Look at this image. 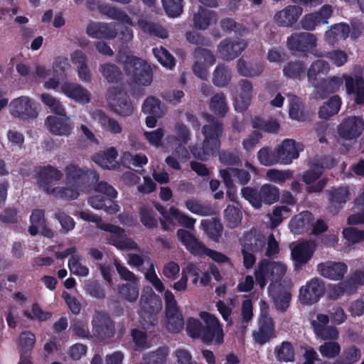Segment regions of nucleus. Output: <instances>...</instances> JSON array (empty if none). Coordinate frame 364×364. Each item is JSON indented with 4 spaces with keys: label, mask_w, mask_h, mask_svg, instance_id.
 Wrapping results in <instances>:
<instances>
[{
    "label": "nucleus",
    "mask_w": 364,
    "mask_h": 364,
    "mask_svg": "<svg viewBox=\"0 0 364 364\" xmlns=\"http://www.w3.org/2000/svg\"><path fill=\"white\" fill-rule=\"evenodd\" d=\"M65 172V186L53 188L51 183L59 181L62 178V173L51 166L41 168L38 173V184L43 191L58 198L75 200L84 191L90 176L98 180L95 172L84 169L75 164L67 166Z\"/></svg>",
    "instance_id": "1"
},
{
    "label": "nucleus",
    "mask_w": 364,
    "mask_h": 364,
    "mask_svg": "<svg viewBox=\"0 0 364 364\" xmlns=\"http://www.w3.org/2000/svg\"><path fill=\"white\" fill-rule=\"evenodd\" d=\"M207 122L208 124L203 127V147L194 146L191 148L194 157L200 160H205L209 156L213 155L220 146L219 136L222 132V125L210 116H207Z\"/></svg>",
    "instance_id": "2"
},
{
    "label": "nucleus",
    "mask_w": 364,
    "mask_h": 364,
    "mask_svg": "<svg viewBox=\"0 0 364 364\" xmlns=\"http://www.w3.org/2000/svg\"><path fill=\"white\" fill-rule=\"evenodd\" d=\"M95 194L89 197L88 203L94 209L103 210L109 214L119 211V205L114 201L117 196V191L105 181L98 183L95 188Z\"/></svg>",
    "instance_id": "3"
},
{
    "label": "nucleus",
    "mask_w": 364,
    "mask_h": 364,
    "mask_svg": "<svg viewBox=\"0 0 364 364\" xmlns=\"http://www.w3.org/2000/svg\"><path fill=\"white\" fill-rule=\"evenodd\" d=\"M119 60L123 63L127 75L136 83L149 85L152 81L150 66L143 60L133 56L126 55L122 53L119 55Z\"/></svg>",
    "instance_id": "4"
},
{
    "label": "nucleus",
    "mask_w": 364,
    "mask_h": 364,
    "mask_svg": "<svg viewBox=\"0 0 364 364\" xmlns=\"http://www.w3.org/2000/svg\"><path fill=\"white\" fill-rule=\"evenodd\" d=\"M242 196L255 208H260L262 204L271 205L279 198V188L271 184H264L259 189L245 187L242 189Z\"/></svg>",
    "instance_id": "5"
},
{
    "label": "nucleus",
    "mask_w": 364,
    "mask_h": 364,
    "mask_svg": "<svg viewBox=\"0 0 364 364\" xmlns=\"http://www.w3.org/2000/svg\"><path fill=\"white\" fill-rule=\"evenodd\" d=\"M287 266L282 262L262 261L255 271L257 284L263 289L268 281L279 282L286 274Z\"/></svg>",
    "instance_id": "6"
},
{
    "label": "nucleus",
    "mask_w": 364,
    "mask_h": 364,
    "mask_svg": "<svg viewBox=\"0 0 364 364\" xmlns=\"http://www.w3.org/2000/svg\"><path fill=\"white\" fill-rule=\"evenodd\" d=\"M114 264L120 277L127 281V283L122 284L119 287V293L127 301L129 302L136 301L139 293V279L118 260L114 259Z\"/></svg>",
    "instance_id": "7"
},
{
    "label": "nucleus",
    "mask_w": 364,
    "mask_h": 364,
    "mask_svg": "<svg viewBox=\"0 0 364 364\" xmlns=\"http://www.w3.org/2000/svg\"><path fill=\"white\" fill-rule=\"evenodd\" d=\"M364 132V119L361 116H348L337 127V134L344 141L355 142Z\"/></svg>",
    "instance_id": "8"
},
{
    "label": "nucleus",
    "mask_w": 364,
    "mask_h": 364,
    "mask_svg": "<svg viewBox=\"0 0 364 364\" xmlns=\"http://www.w3.org/2000/svg\"><path fill=\"white\" fill-rule=\"evenodd\" d=\"M164 300L166 303V328L171 333H178L183 328L184 326L182 314L180 312L175 296L171 291H165Z\"/></svg>",
    "instance_id": "9"
},
{
    "label": "nucleus",
    "mask_w": 364,
    "mask_h": 364,
    "mask_svg": "<svg viewBox=\"0 0 364 364\" xmlns=\"http://www.w3.org/2000/svg\"><path fill=\"white\" fill-rule=\"evenodd\" d=\"M9 110L11 116L23 120L33 119L38 116L33 100L27 96H21L11 100Z\"/></svg>",
    "instance_id": "10"
},
{
    "label": "nucleus",
    "mask_w": 364,
    "mask_h": 364,
    "mask_svg": "<svg viewBox=\"0 0 364 364\" xmlns=\"http://www.w3.org/2000/svg\"><path fill=\"white\" fill-rule=\"evenodd\" d=\"M107 101L111 108L121 116H129L134 110L127 93L118 87H112L107 90Z\"/></svg>",
    "instance_id": "11"
},
{
    "label": "nucleus",
    "mask_w": 364,
    "mask_h": 364,
    "mask_svg": "<svg viewBox=\"0 0 364 364\" xmlns=\"http://www.w3.org/2000/svg\"><path fill=\"white\" fill-rule=\"evenodd\" d=\"M175 134H169L166 137L167 144L173 149V154H178L181 161L189 159V152L185 147L190 136L188 129L182 124H176L174 130Z\"/></svg>",
    "instance_id": "12"
},
{
    "label": "nucleus",
    "mask_w": 364,
    "mask_h": 364,
    "mask_svg": "<svg viewBox=\"0 0 364 364\" xmlns=\"http://www.w3.org/2000/svg\"><path fill=\"white\" fill-rule=\"evenodd\" d=\"M204 323L203 341L210 343L215 341L220 344L223 341V331L218 319L213 314L202 311L199 314Z\"/></svg>",
    "instance_id": "13"
},
{
    "label": "nucleus",
    "mask_w": 364,
    "mask_h": 364,
    "mask_svg": "<svg viewBox=\"0 0 364 364\" xmlns=\"http://www.w3.org/2000/svg\"><path fill=\"white\" fill-rule=\"evenodd\" d=\"M99 229L105 230L109 234L108 243L114 245L121 250H135L137 245L132 239L126 237L124 230L111 224H100Z\"/></svg>",
    "instance_id": "14"
},
{
    "label": "nucleus",
    "mask_w": 364,
    "mask_h": 364,
    "mask_svg": "<svg viewBox=\"0 0 364 364\" xmlns=\"http://www.w3.org/2000/svg\"><path fill=\"white\" fill-rule=\"evenodd\" d=\"M303 151L304 145L302 143L292 139L283 140L276 146L279 164H291L294 160L299 158L300 153Z\"/></svg>",
    "instance_id": "15"
},
{
    "label": "nucleus",
    "mask_w": 364,
    "mask_h": 364,
    "mask_svg": "<svg viewBox=\"0 0 364 364\" xmlns=\"http://www.w3.org/2000/svg\"><path fill=\"white\" fill-rule=\"evenodd\" d=\"M323 290V284L321 279H311L300 288L299 300L304 305H311L318 301Z\"/></svg>",
    "instance_id": "16"
},
{
    "label": "nucleus",
    "mask_w": 364,
    "mask_h": 364,
    "mask_svg": "<svg viewBox=\"0 0 364 364\" xmlns=\"http://www.w3.org/2000/svg\"><path fill=\"white\" fill-rule=\"evenodd\" d=\"M242 246L243 263L247 268H251L255 262L253 252L261 251L264 245V241L262 238H255L252 232L245 234L241 240Z\"/></svg>",
    "instance_id": "17"
},
{
    "label": "nucleus",
    "mask_w": 364,
    "mask_h": 364,
    "mask_svg": "<svg viewBox=\"0 0 364 364\" xmlns=\"http://www.w3.org/2000/svg\"><path fill=\"white\" fill-rule=\"evenodd\" d=\"M332 12L331 6L324 5L318 11L304 15L301 20V27L307 31H314L320 24H327Z\"/></svg>",
    "instance_id": "18"
},
{
    "label": "nucleus",
    "mask_w": 364,
    "mask_h": 364,
    "mask_svg": "<svg viewBox=\"0 0 364 364\" xmlns=\"http://www.w3.org/2000/svg\"><path fill=\"white\" fill-rule=\"evenodd\" d=\"M60 91L67 97L80 104H88L91 101L90 92L77 83L65 81L60 85Z\"/></svg>",
    "instance_id": "19"
},
{
    "label": "nucleus",
    "mask_w": 364,
    "mask_h": 364,
    "mask_svg": "<svg viewBox=\"0 0 364 364\" xmlns=\"http://www.w3.org/2000/svg\"><path fill=\"white\" fill-rule=\"evenodd\" d=\"M139 305V314L145 321H151L150 318L162 307L161 299L151 290L149 291L148 295L142 294Z\"/></svg>",
    "instance_id": "20"
},
{
    "label": "nucleus",
    "mask_w": 364,
    "mask_h": 364,
    "mask_svg": "<svg viewBox=\"0 0 364 364\" xmlns=\"http://www.w3.org/2000/svg\"><path fill=\"white\" fill-rule=\"evenodd\" d=\"M316 245L313 241H306L295 245L291 249V258L294 267L300 269L312 257Z\"/></svg>",
    "instance_id": "21"
},
{
    "label": "nucleus",
    "mask_w": 364,
    "mask_h": 364,
    "mask_svg": "<svg viewBox=\"0 0 364 364\" xmlns=\"http://www.w3.org/2000/svg\"><path fill=\"white\" fill-rule=\"evenodd\" d=\"M220 176L223 179L224 183L228 188L227 191L228 196L231 200H235V190L232 188L233 181H237L240 184H246L250 181V174L242 170H237L234 168H228L221 170Z\"/></svg>",
    "instance_id": "22"
},
{
    "label": "nucleus",
    "mask_w": 364,
    "mask_h": 364,
    "mask_svg": "<svg viewBox=\"0 0 364 364\" xmlns=\"http://www.w3.org/2000/svg\"><path fill=\"white\" fill-rule=\"evenodd\" d=\"M327 198L330 203L328 210L331 213H338L351 197L348 186L333 187L326 191Z\"/></svg>",
    "instance_id": "23"
},
{
    "label": "nucleus",
    "mask_w": 364,
    "mask_h": 364,
    "mask_svg": "<svg viewBox=\"0 0 364 364\" xmlns=\"http://www.w3.org/2000/svg\"><path fill=\"white\" fill-rule=\"evenodd\" d=\"M317 38L311 33L301 32L291 35L287 40L289 49L306 52L316 46Z\"/></svg>",
    "instance_id": "24"
},
{
    "label": "nucleus",
    "mask_w": 364,
    "mask_h": 364,
    "mask_svg": "<svg viewBox=\"0 0 364 364\" xmlns=\"http://www.w3.org/2000/svg\"><path fill=\"white\" fill-rule=\"evenodd\" d=\"M317 271L322 277L337 281L343 278L348 266L342 262L326 261L317 265Z\"/></svg>",
    "instance_id": "25"
},
{
    "label": "nucleus",
    "mask_w": 364,
    "mask_h": 364,
    "mask_svg": "<svg viewBox=\"0 0 364 364\" xmlns=\"http://www.w3.org/2000/svg\"><path fill=\"white\" fill-rule=\"evenodd\" d=\"M93 336L104 339L112 334L113 324L109 317L105 313L95 311L92 320Z\"/></svg>",
    "instance_id": "26"
},
{
    "label": "nucleus",
    "mask_w": 364,
    "mask_h": 364,
    "mask_svg": "<svg viewBox=\"0 0 364 364\" xmlns=\"http://www.w3.org/2000/svg\"><path fill=\"white\" fill-rule=\"evenodd\" d=\"M194 55L193 72L200 78H204L207 75L208 68L214 64L215 57L209 50L200 48L196 50Z\"/></svg>",
    "instance_id": "27"
},
{
    "label": "nucleus",
    "mask_w": 364,
    "mask_h": 364,
    "mask_svg": "<svg viewBox=\"0 0 364 364\" xmlns=\"http://www.w3.org/2000/svg\"><path fill=\"white\" fill-rule=\"evenodd\" d=\"M118 152L114 147H109L92 156V160L104 169L114 170L119 166L117 160Z\"/></svg>",
    "instance_id": "28"
},
{
    "label": "nucleus",
    "mask_w": 364,
    "mask_h": 364,
    "mask_svg": "<svg viewBox=\"0 0 364 364\" xmlns=\"http://www.w3.org/2000/svg\"><path fill=\"white\" fill-rule=\"evenodd\" d=\"M252 86L250 82L242 80L239 90L234 95V105L237 111L242 112L247 108L252 100Z\"/></svg>",
    "instance_id": "29"
},
{
    "label": "nucleus",
    "mask_w": 364,
    "mask_h": 364,
    "mask_svg": "<svg viewBox=\"0 0 364 364\" xmlns=\"http://www.w3.org/2000/svg\"><path fill=\"white\" fill-rule=\"evenodd\" d=\"M246 47V43L242 40L234 41L224 40L218 45L220 56L225 60H230L237 56Z\"/></svg>",
    "instance_id": "30"
},
{
    "label": "nucleus",
    "mask_w": 364,
    "mask_h": 364,
    "mask_svg": "<svg viewBox=\"0 0 364 364\" xmlns=\"http://www.w3.org/2000/svg\"><path fill=\"white\" fill-rule=\"evenodd\" d=\"M346 92L348 95H353L357 105H364V79L357 77L355 80L352 76L345 78Z\"/></svg>",
    "instance_id": "31"
},
{
    "label": "nucleus",
    "mask_w": 364,
    "mask_h": 364,
    "mask_svg": "<svg viewBox=\"0 0 364 364\" xmlns=\"http://www.w3.org/2000/svg\"><path fill=\"white\" fill-rule=\"evenodd\" d=\"M177 237L191 254L203 255L205 245L198 241L193 234L184 229H179L177 231Z\"/></svg>",
    "instance_id": "32"
},
{
    "label": "nucleus",
    "mask_w": 364,
    "mask_h": 364,
    "mask_svg": "<svg viewBox=\"0 0 364 364\" xmlns=\"http://www.w3.org/2000/svg\"><path fill=\"white\" fill-rule=\"evenodd\" d=\"M302 11V8L299 6H289L277 12L274 19L280 26H290L298 20Z\"/></svg>",
    "instance_id": "33"
},
{
    "label": "nucleus",
    "mask_w": 364,
    "mask_h": 364,
    "mask_svg": "<svg viewBox=\"0 0 364 364\" xmlns=\"http://www.w3.org/2000/svg\"><path fill=\"white\" fill-rule=\"evenodd\" d=\"M45 127L49 132L55 136H68L72 132V127L69 123L53 115L46 117Z\"/></svg>",
    "instance_id": "34"
},
{
    "label": "nucleus",
    "mask_w": 364,
    "mask_h": 364,
    "mask_svg": "<svg viewBox=\"0 0 364 364\" xmlns=\"http://www.w3.org/2000/svg\"><path fill=\"white\" fill-rule=\"evenodd\" d=\"M31 225L28 232L36 235L41 232L44 236L50 238L53 236V232L46 227L44 218V212L42 210H35L31 215Z\"/></svg>",
    "instance_id": "35"
},
{
    "label": "nucleus",
    "mask_w": 364,
    "mask_h": 364,
    "mask_svg": "<svg viewBox=\"0 0 364 364\" xmlns=\"http://www.w3.org/2000/svg\"><path fill=\"white\" fill-rule=\"evenodd\" d=\"M255 342L262 345L274 336V328L272 318L259 319V327L253 331Z\"/></svg>",
    "instance_id": "36"
},
{
    "label": "nucleus",
    "mask_w": 364,
    "mask_h": 364,
    "mask_svg": "<svg viewBox=\"0 0 364 364\" xmlns=\"http://www.w3.org/2000/svg\"><path fill=\"white\" fill-rule=\"evenodd\" d=\"M350 28L346 23H337L330 26L324 34V41L329 45H334L341 40L348 38Z\"/></svg>",
    "instance_id": "37"
},
{
    "label": "nucleus",
    "mask_w": 364,
    "mask_h": 364,
    "mask_svg": "<svg viewBox=\"0 0 364 364\" xmlns=\"http://www.w3.org/2000/svg\"><path fill=\"white\" fill-rule=\"evenodd\" d=\"M92 117L102 127V128L112 134H119L122 132V127L114 119L107 116L101 110H95L92 113Z\"/></svg>",
    "instance_id": "38"
},
{
    "label": "nucleus",
    "mask_w": 364,
    "mask_h": 364,
    "mask_svg": "<svg viewBox=\"0 0 364 364\" xmlns=\"http://www.w3.org/2000/svg\"><path fill=\"white\" fill-rule=\"evenodd\" d=\"M348 75H343L341 76H331L329 77L323 82L322 87H316V97L323 99L327 93H333L337 92L342 86L345 78Z\"/></svg>",
    "instance_id": "39"
},
{
    "label": "nucleus",
    "mask_w": 364,
    "mask_h": 364,
    "mask_svg": "<svg viewBox=\"0 0 364 364\" xmlns=\"http://www.w3.org/2000/svg\"><path fill=\"white\" fill-rule=\"evenodd\" d=\"M269 292L272 297L274 306L277 310L284 312L289 308L291 299V294L287 289L275 290L271 284Z\"/></svg>",
    "instance_id": "40"
},
{
    "label": "nucleus",
    "mask_w": 364,
    "mask_h": 364,
    "mask_svg": "<svg viewBox=\"0 0 364 364\" xmlns=\"http://www.w3.org/2000/svg\"><path fill=\"white\" fill-rule=\"evenodd\" d=\"M313 219L311 213L304 211L291 220L289 227L294 234H301L309 228Z\"/></svg>",
    "instance_id": "41"
},
{
    "label": "nucleus",
    "mask_w": 364,
    "mask_h": 364,
    "mask_svg": "<svg viewBox=\"0 0 364 364\" xmlns=\"http://www.w3.org/2000/svg\"><path fill=\"white\" fill-rule=\"evenodd\" d=\"M331 67L328 62L323 60H316L310 66L307 71L309 82L315 87L318 85V75H326Z\"/></svg>",
    "instance_id": "42"
},
{
    "label": "nucleus",
    "mask_w": 364,
    "mask_h": 364,
    "mask_svg": "<svg viewBox=\"0 0 364 364\" xmlns=\"http://www.w3.org/2000/svg\"><path fill=\"white\" fill-rule=\"evenodd\" d=\"M215 22V12L203 8H200L193 16V26L197 29L205 30Z\"/></svg>",
    "instance_id": "43"
},
{
    "label": "nucleus",
    "mask_w": 364,
    "mask_h": 364,
    "mask_svg": "<svg viewBox=\"0 0 364 364\" xmlns=\"http://www.w3.org/2000/svg\"><path fill=\"white\" fill-rule=\"evenodd\" d=\"M342 101L338 95L332 96L319 109L318 115L322 119H328L336 114L341 108Z\"/></svg>",
    "instance_id": "44"
},
{
    "label": "nucleus",
    "mask_w": 364,
    "mask_h": 364,
    "mask_svg": "<svg viewBox=\"0 0 364 364\" xmlns=\"http://www.w3.org/2000/svg\"><path fill=\"white\" fill-rule=\"evenodd\" d=\"M200 226L206 232L208 237L215 242H218L223 232V226L217 220H203Z\"/></svg>",
    "instance_id": "45"
},
{
    "label": "nucleus",
    "mask_w": 364,
    "mask_h": 364,
    "mask_svg": "<svg viewBox=\"0 0 364 364\" xmlns=\"http://www.w3.org/2000/svg\"><path fill=\"white\" fill-rule=\"evenodd\" d=\"M42 102L47 106L50 111L59 116L65 117L66 111L60 101L48 93H42L40 96Z\"/></svg>",
    "instance_id": "46"
},
{
    "label": "nucleus",
    "mask_w": 364,
    "mask_h": 364,
    "mask_svg": "<svg viewBox=\"0 0 364 364\" xmlns=\"http://www.w3.org/2000/svg\"><path fill=\"white\" fill-rule=\"evenodd\" d=\"M144 135L149 144L154 147L161 146L165 151L170 148L169 144H166V140L164 143L162 142L165 135L164 130L162 128H158L151 132H144Z\"/></svg>",
    "instance_id": "47"
},
{
    "label": "nucleus",
    "mask_w": 364,
    "mask_h": 364,
    "mask_svg": "<svg viewBox=\"0 0 364 364\" xmlns=\"http://www.w3.org/2000/svg\"><path fill=\"white\" fill-rule=\"evenodd\" d=\"M100 72L109 83H114L122 79V73L114 64L104 63L100 65Z\"/></svg>",
    "instance_id": "48"
},
{
    "label": "nucleus",
    "mask_w": 364,
    "mask_h": 364,
    "mask_svg": "<svg viewBox=\"0 0 364 364\" xmlns=\"http://www.w3.org/2000/svg\"><path fill=\"white\" fill-rule=\"evenodd\" d=\"M257 159L259 163L265 166L279 164V159L276 151V148L274 151L267 147L261 149L257 153Z\"/></svg>",
    "instance_id": "49"
},
{
    "label": "nucleus",
    "mask_w": 364,
    "mask_h": 364,
    "mask_svg": "<svg viewBox=\"0 0 364 364\" xmlns=\"http://www.w3.org/2000/svg\"><path fill=\"white\" fill-rule=\"evenodd\" d=\"M168 213L176 219L181 225L186 228L193 229L196 222V219L188 216L185 213L174 207H171L168 209Z\"/></svg>",
    "instance_id": "50"
},
{
    "label": "nucleus",
    "mask_w": 364,
    "mask_h": 364,
    "mask_svg": "<svg viewBox=\"0 0 364 364\" xmlns=\"http://www.w3.org/2000/svg\"><path fill=\"white\" fill-rule=\"evenodd\" d=\"M274 353L277 360L289 362L294 360V350L291 343L283 342L274 348Z\"/></svg>",
    "instance_id": "51"
},
{
    "label": "nucleus",
    "mask_w": 364,
    "mask_h": 364,
    "mask_svg": "<svg viewBox=\"0 0 364 364\" xmlns=\"http://www.w3.org/2000/svg\"><path fill=\"white\" fill-rule=\"evenodd\" d=\"M36 343V336L31 331H23L19 336L18 348L20 353L26 354L30 352Z\"/></svg>",
    "instance_id": "52"
},
{
    "label": "nucleus",
    "mask_w": 364,
    "mask_h": 364,
    "mask_svg": "<svg viewBox=\"0 0 364 364\" xmlns=\"http://www.w3.org/2000/svg\"><path fill=\"white\" fill-rule=\"evenodd\" d=\"M24 316L32 320H38L39 321H45L51 317V314L44 311L38 304H33L31 309H27L23 312Z\"/></svg>",
    "instance_id": "53"
},
{
    "label": "nucleus",
    "mask_w": 364,
    "mask_h": 364,
    "mask_svg": "<svg viewBox=\"0 0 364 364\" xmlns=\"http://www.w3.org/2000/svg\"><path fill=\"white\" fill-rule=\"evenodd\" d=\"M292 177V171L290 170L281 171L277 169H269L266 173V178L276 183H283Z\"/></svg>",
    "instance_id": "54"
},
{
    "label": "nucleus",
    "mask_w": 364,
    "mask_h": 364,
    "mask_svg": "<svg viewBox=\"0 0 364 364\" xmlns=\"http://www.w3.org/2000/svg\"><path fill=\"white\" fill-rule=\"evenodd\" d=\"M140 220L142 224L149 228H153L157 225V219L153 210L143 205L139 210Z\"/></svg>",
    "instance_id": "55"
},
{
    "label": "nucleus",
    "mask_w": 364,
    "mask_h": 364,
    "mask_svg": "<svg viewBox=\"0 0 364 364\" xmlns=\"http://www.w3.org/2000/svg\"><path fill=\"white\" fill-rule=\"evenodd\" d=\"M325 57L335 66L340 68L348 61V55L344 50L340 49L332 50L325 54Z\"/></svg>",
    "instance_id": "56"
},
{
    "label": "nucleus",
    "mask_w": 364,
    "mask_h": 364,
    "mask_svg": "<svg viewBox=\"0 0 364 364\" xmlns=\"http://www.w3.org/2000/svg\"><path fill=\"white\" fill-rule=\"evenodd\" d=\"M185 207L192 213L201 216L208 215L211 213L210 208L193 198L187 199L185 201Z\"/></svg>",
    "instance_id": "57"
},
{
    "label": "nucleus",
    "mask_w": 364,
    "mask_h": 364,
    "mask_svg": "<svg viewBox=\"0 0 364 364\" xmlns=\"http://www.w3.org/2000/svg\"><path fill=\"white\" fill-rule=\"evenodd\" d=\"M166 14L171 17H177L183 11V0H161Z\"/></svg>",
    "instance_id": "58"
},
{
    "label": "nucleus",
    "mask_w": 364,
    "mask_h": 364,
    "mask_svg": "<svg viewBox=\"0 0 364 364\" xmlns=\"http://www.w3.org/2000/svg\"><path fill=\"white\" fill-rule=\"evenodd\" d=\"M153 53L163 66L171 69L175 65L173 58L165 48L162 47L153 48Z\"/></svg>",
    "instance_id": "59"
},
{
    "label": "nucleus",
    "mask_w": 364,
    "mask_h": 364,
    "mask_svg": "<svg viewBox=\"0 0 364 364\" xmlns=\"http://www.w3.org/2000/svg\"><path fill=\"white\" fill-rule=\"evenodd\" d=\"M289 216V209L286 206H277L272 213L269 215L271 225L275 228L278 226L285 218Z\"/></svg>",
    "instance_id": "60"
},
{
    "label": "nucleus",
    "mask_w": 364,
    "mask_h": 364,
    "mask_svg": "<svg viewBox=\"0 0 364 364\" xmlns=\"http://www.w3.org/2000/svg\"><path fill=\"white\" fill-rule=\"evenodd\" d=\"M318 350L322 356L327 358H333L339 355L341 346L337 342L328 341L320 346Z\"/></svg>",
    "instance_id": "61"
},
{
    "label": "nucleus",
    "mask_w": 364,
    "mask_h": 364,
    "mask_svg": "<svg viewBox=\"0 0 364 364\" xmlns=\"http://www.w3.org/2000/svg\"><path fill=\"white\" fill-rule=\"evenodd\" d=\"M230 80V72L222 65H218L213 73V81L216 86L223 87Z\"/></svg>",
    "instance_id": "62"
},
{
    "label": "nucleus",
    "mask_w": 364,
    "mask_h": 364,
    "mask_svg": "<svg viewBox=\"0 0 364 364\" xmlns=\"http://www.w3.org/2000/svg\"><path fill=\"white\" fill-rule=\"evenodd\" d=\"M224 213L229 227L235 228L240 223L242 214L238 208L228 205L225 210Z\"/></svg>",
    "instance_id": "63"
},
{
    "label": "nucleus",
    "mask_w": 364,
    "mask_h": 364,
    "mask_svg": "<svg viewBox=\"0 0 364 364\" xmlns=\"http://www.w3.org/2000/svg\"><path fill=\"white\" fill-rule=\"evenodd\" d=\"M328 316L331 323L334 325H341L344 323L348 318L343 307L340 306H333L328 310Z\"/></svg>",
    "instance_id": "64"
}]
</instances>
